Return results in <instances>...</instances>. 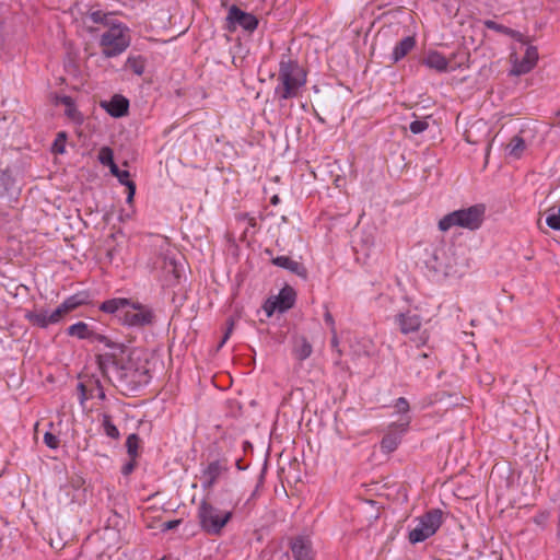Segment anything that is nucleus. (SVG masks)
Masks as SVG:
<instances>
[{"instance_id":"obj_1","label":"nucleus","mask_w":560,"mask_h":560,"mask_svg":"<svg viewBox=\"0 0 560 560\" xmlns=\"http://www.w3.org/2000/svg\"><path fill=\"white\" fill-rule=\"evenodd\" d=\"M100 310L115 314L118 319L130 327H143L151 325L154 319L153 312L139 303H131L130 300L118 298L103 302Z\"/></svg>"},{"instance_id":"obj_2","label":"nucleus","mask_w":560,"mask_h":560,"mask_svg":"<svg viewBox=\"0 0 560 560\" xmlns=\"http://www.w3.org/2000/svg\"><path fill=\"white\" fill-rule=\"evenodd\" d=\"M278 85L275 93L279 100L296 97L306 83V72L296 60L282 56L279 63Z\"/></svg>"},{"instance_id":"obj_3","label":"nucleus","mask_w":560,"mask_h":560,"mask_svg":"<svg viewBox=\"0 0 560 560\" xmlns=\"http://www.w3.org/2000/svg\"><path fill=\"white\" fill-rule=\"evenodd\" d=\"M486 207L481 203L474 205L466 209L453 211L444 215L439 221V229L442 232L448 231L453 226L467 229L470 231L478 230L485 220Z\"/></svg>"},{"instance_id":"obj_4","label":"nucleus","mask_w":560,"mask_h":560,"mask_svg":"<svg viewBox=\"0 0 560 560\" xmlns=\"http://www.w3.org/2000/svg\"><path fill=\"white\" fill-rule=\"evenodd\" d=\"M130 44V37L127 27L121 24H113L105 31L100 40V45L105 57H115L127 49Z\"/></svg>"},{"instance_id":"obj_5","label":"nucleus","mask_w":560,"mask_h":560,"mask_svg":"<svg viewBox=\"0 0 560 560\" xmlns=\"http://www.w3.org/2000/svg\"><path fill=\"white\" fill-rule=\"evenodd\" d=\"M198 517L203 530L211 535H219L232 517L231 511H222L206 500L200 503Z\"/></svg>"},{"instance_id":"obj_6","label":"nucleus","mask_w":560,"mask_h":560,"mask_svg":"<svg viewBox=\"0 0 560 560\" xmlns=\"http://www.w3.org/2000/svg\"><path fill=\"white\" fill-rule=\"evenodd\" d=\"M126 346H113V351H106L96 355V362L103 375L109 381L118 382L119 373L126 357Z\"/></svg>"},{"instance_id":"obj_7","label":"nucleus","mask_w":560,"mask_h":560,"mask_svg":"<svg viewBox=\"0 0 560 560\" xmlns=\"http://www.w3.org/2000/svg\"><path fill=\"white\" fill-rule=\"evenodd\" d=\"M442 524V511L431 510L418 518L417 526L409 532V541L418 544L436 533Z\"/></svg>"},{"instance_id":"obj_8","label":"nucleus","mask_w":560,"mask_h":560,"mask_svg":"<svg viewBox=\"0 0 560 560\" xmlns=\"http://www.w3.org/2000/svg\"><path fill=\"white\" fill-rule=\"evenodd\" d=\"M457 248L453 245L448 247L436 248L433 253L435 264L432 268L436 271H443L446 276H455L458 273L459 261L456 258Z\"/></svg>"},{"instance_id":"obj_9","label":"nucleus","mask_w":560,"mask_h":560,"mask_svg":"<svg viewBox=\"0 0 560 560\" xmlns=\"http://www.w3.org/2000/svg\"><path fill=\"white\" fill-rule=\"evenodd\" d=\"M225 21L226 30L230 32L235 31L237 26L247 32H254L258 26V19L254 14L242 11L236 5H232L229 9Z\"/></svg>"},{"instance_id":"obj_10","label":"nucleus","mask_w":560,"mask_h":560,"mask_svg":"<svg viewBox=\"0 0 560 560\" xmlns=\"http://www.w3.org/2000/svg\"><path fill=\"white\" fill-rule=\"evenodd\" d=\"M409 423L410 418L405 416L399 421L389 425L387 433L381 442V447L385 453H392L398 447L401 442V436L407 431Z\"/></svg>"},{"instance_id":"obj_11","label":"nucleus","mask_w":560,"mask_h":560,"mask_svg":"<svg viewBox=\"0 0 560 560\" xmlns=\"http://www.w3.org/2000/svg\"><path fill=\"white\" fill-rule=\"evenodd\" d=\"M295 296L296 293L291 287H284L273 300L265 303L264 310L268 316H271L276 310L285 312L294 305Z\"/></svg>"},{"instance_id":"obj_12","label":"nucleus","mask_w":560,"mask_h":560,"mask_svg":"<svg viewBox=\"0 0 560 560\" xmlns=\"http://www.w3.org/2000/svg\"><path fill=\"white\" fill-rule=\"evenodd\" d=\"M149 378V370L145 368H138L136 363L132 361L129 353L126 352V357L124 359V365L121 368V372L119 373L118 383L125 382H148Z\"/></svg>"},{"instance_id":"obj_13","label":"nucleus","mask_w":560,"mask_h":560,"mask_svg":"<svg viewBox=\"0 0 560 560\" xmlns=\"http://www.w3.org/2000/svg\"><path fill=\"white\" fill-rule=\"evenodd\" d=\"M162 281L166 287H173L178 283L183 265L179 264L174 257L165 256L162 260Z\"/></svg>"},{"instance_id":"obj_14","label":"nucleus","mask_w":560,"mask_h":560,"mask_svg":"<svg viewBox=\"0 0 560 560\" xmlns=\"http://www.w3.org/2000/svg\"><path fill=\"white\" fill-rule=\"evenodd\" d=\"M228 470L226 464L221 460L211 462L201 474L203 489H211L218 481L219 477Z\"/></svg>"},{"instance_id":"obj_15","label":"nucleus","mask_w":560,"mask_h":560,"mask_svg":"<svg viewBox=\"0 0 560 560\" xmlns=\"http://www.w3.org/2000/svg\"><path fill=\"white\" fill-rule=\"evenodd\" d=\"M538 60V51L534 46H528L526 48L525 55L521 61L515 62L511 73L514 75H521L529 72L537 63Z\"/></svg>"},{"instance_id":"obj_16","label":"nucleus","mask_w":560,"mask_h":560,"mask_svg":"<svg viewBox=\"0 0 560 560\" xmlns=\"http://www.w3.org/2000/svg\"><path fill=\"white\" fill-rule=\"evenodd\" d=\"M396 322L405 335L417 331L421 326V317L411 311L398 314Z\"/></svg>"},{"instance_id":"obj_17","label":"nucleus","mask_w":560,"mask_h":560,"mask_svg":"<svg viewBox=\"0 0 560 560\" xmlns=\"http://www.w3.org/2000/svg\"><path fill=\"white\" fill-rule=\"evenodd\" d=\"M291 550L295 560H313L312 544L307 538L296 537L291 542Z\"/></svg>"},{"instance_id":"obj_18","label":"nucleus","mask_w":560,"mask_h":560,"mask_svg":"<svg viewBox=\"0 0 560 560\" xmlns=\"http://www.w3.org/2000/svg\"><path fill=\"white\" fill-rule=\"evenodd\" d=\"M102 106L113 117H122L128 113L129 102L121 95H114L109 102L103 103Z\"/></svg>"},{"instance_id":"obj_19","label":"nucleus","mask_w":560,"mask_h":560,"mask_svg":"<svg viewBox=\"0 0 560 560\" xmlns=\"http://www.w3.org/2000/svg\"><path fill=\"white\" fill-rule=\"evenodd\" d=\"M313 352L312 343L305 336H294L292 340V353L299 361H304L311 357Z\"/></svg>"},{"instance_id":"obj_20","label":"nucleus","mask_w":560,"mask_h":560,"mask_svg":"<svg viewBox=\"0 0 560 560\" xmlns=\"http://www.w3.org/2000/svg\"><path fill=\"white\" fill-rule=\"evenodd\" d=\"M272 262L281 268L288 269L291 272L300 276L303 279L307 278V270L306 268L299 261H295L287 256H279L272 259Z\"/></svg>"},{"instance_id":"obj_21","label":"nucleus","mask_w":560,"mask_h":560,"mask_svg":"<svg viewBox=\"0 0 560 560\" xmlns=\"http://www.w3.org/2000/svg\"><path fill=\"white\" fill-rule=\"evenodd\" d=\"M423 63L439 72H444L448 70L447 59L438 51L429 52L428 56L424 58Z\"/></svg>"},{"instance_id":"obj_22","label":"nucleus","mask_w":560,"mask_h":560,"mask_svg":"<svg viewBox=\"0 0 560 560\" xmlns=\"http://www.w3.org/2000/svg\"><path fill=\"white\" fill-rule=\"evenodd\" d=\"M416 39L413 36H407L400 40L394 48L392 59L393 62H397L402 59L409 51L413 49Z\"/></svg>"},{"instance_id":"obj_23","label":"nucleus","mask_w":560,"mask_h":560,"mask_svg":"<svg viewBox=\"0 0 560 560\" xmlns=\"http://www.w3.org/2000/svg\"><path fill=\"white\" fill-rule=\"evenodd\" d=\"M25 318L34 326L40 328H46L50 325L49 312L46 310L27 312Z\"/></svg>"},{"instance_id":"obj_24","label":"nucleus","mask_w":560,"mask_h":560,"mask_svg":"<svg viewBox=\"0 0 560 560\" xmlns=\"http://www.w3.org/2000/svg\"><path fill=\"white\" fill-rule=\"evenodd\" d=\"M58 102L66 106V115L74 120H81V114L78 112L72 97L63 95L58 98Z\"/></svg>"},{"instance_id":"obj_25","label":"nucleus","mask_w":560,"mask_h":560,"mask_svg":"<svg viewBox=\"0 0 560 560\" xmlns=\"http://www.w3.org/2000/svg\"><path fill=\"white\" fill-rule=\"evenodd\" d=\"M68 335L78 337L79 339H88L92 337V331L85 323L79 322L68 328Z\"/></svg>"},{"instance_id":"obj_26","label":"nucleus","mask_w":560,"mask_h":560,"mask_svg":"<svg viewBox=\"0 0 560 560\" xmlns=\"http://www.w3.org/2000/svg\"><path fill=\"white\" fill-rule=\"evenodd\" d=\"M506 149L510 155L520 158L525 150V141L522 137L514 136L506 145Z\"/></svg>"},{"instance_id":"obj_27","label":"nucleus","mask_w":560,"mask_h":560,"mask_svg":"<svg viewBox=\"0 0 560 560\" xmlns=\"http://www.w3.org/2000/svg\"><path fill=\"white\" fill-rule=\"evenodd\" d=\"M102 425L107 436L117 440L120 434L117 427L112 422V417L107 413H103L102 416Z\"/></svg>"},{"instance_id":"obj_28","label":"nucleus","mask_w":560,"mask_h":560,"mask_svg":"<svg viewBox=\"0 0 560 560\" xmlns=\"http://www.w3.org/2000/svg\"><path fill=\"white\" fill-rule=\"evenodd\" d=\"M483 24L489 30H494V31L500 32V33L509 34V35H512L513 37H515L517 39H521L522 35L518 32L512 31L509 27H506L504 25H501V24H498L497 22H494L492 20H487V21L483 22Z\"/></svg>"},{"instance_id":"obj_29","label":"nucleus","mask_w":560,"mask_h":560,"mask_svg":"<svg viewBox=\"0 0 560 560\" xmlns=\"http://www.w3.org/2000/svg\"><path fill=\"white\" fill-rule=\"evenodd\" d=\"M140 439L137 434L128 435L126 441L127 453L130 457L137 458Z\"/></svg>"},{"instance_id":"obj_30","label":"nucleus","mask_w":560,"mask_h":560,"mask_svg":"<svg viewBox=\"0 0 560 560\" xmlns=\"http://www.w3.org/2000/svg\"><path fill=\"white\" fill-rule=\"evenodd\" d=\"M97 159L102 165L107 166L114 162V152L109 147H102Z\"/></svg>"},{"instance_id":"obj_31","label":"nucleus","mask_w":560,"mask_h":560,"mask_svg":"<svg viewBox=\"0 0 560 560\" xmlns=\"http://www.w3.org/2000/svg\"><path fill=\"white\" fill-rule=\"evenodd\" d=\"M110 15L112 14L104 13L103 11H93L91 12L90 18L94 23H102L109 27L110 25H113L109 22Z\"/></svg>"},{"instance_id":"obj_32","label":"nucleus","mask_w":560,"mask_h":560,"mask_svg":"<svg viewBox=\"0 0 560 560\" xmlns=\"http://www.w3.org/2000/svg\"><path fill=\"white\" fill-rule=\"evenodd\" d=\"M428 128H429V122L427 119L413 120L409 125V129L413 135H419V133L423 132L424 130H427Z\"/></svg>"},{"instance_id":"obj_33","label":"nucleus","mask_w":560,"mask_h":560,"mask_svg":"<svg viewBox=\"0 0 560 560\" xmlns=\"http://www.w3.org/2000/svg\"><path fill=\"white\" fill-rule=\"evenodd\" d=\"M546 223L550 229L559 231L560 230V213L558 211L550 213L546 219Z\"/></svg>"},{"instance_id":"obj_34","label":"nucleus","mask_w":560,"mask_h":560,"mask_svg":"<svg viewBox=\"0 0 560 560\" xmlns=\"http://www.w3.org/2000/svg\"><path fill=\"white\" fill-rule=\"evenodd\" d=\"M65 141H66V133L60 132L57 136V139L55 140L52 144V151L55 153H63L65 152Z\"/></svg>"},{"instance_id":"obj_35","label":"nucleus","mask_w":560,"mask_h":560,"mask_svg":"<svg viewBox=\"0 0 560 560\" xmlns=\"http://www.w3.org/2000/svg\"><path fill=\"white\" fill-rule=\"evenodd\" d=\"M91 338H94L96 341L104 343L108 348V351H113V346H124L122 343L113 342L106 336L100 334L92 332Z\"/></svg>"},{"instance_id":"obj_36","label":"nucleus","mask_w":560,"mask_h":560,"mask_svg":"<svg viewBox=\"0 0 560 560\" xmlns=\"http://www.w3.org/2000/svg\"><path fill=\"white\" fill-rule=\"evenodd\" d=\"M66 314L68 313L63 310L61 305H59L55 311L49 312L50 324H56L60 322Z\"/></svg>"},{"instance_id":"obj_37","label":"nucleus","mask_w":560,"mask_h":560,"mask_svg":"<svg viewBox=\"0 0 560 560\" xmlns=\"http://www.w3.org/2000/svg\"><path fill=\"white\" fill-rule=\"evenodd\" d=\"M44 442L50 448H57L59 446V439L51 432L44 434Z\"/></svg>"},{"instance_id":"obj_38","label":"nucleus","mask_w":560,"mask_h":560,"mask_svg":"<svg viewBox=\"0 0 560 560\" xmlns=\"http://www.w3.org/2000/svg\"><path fill=\"white\" fill-rule=\"evenodd\" d=\"M395 408L400 413H407L409 411V402L406 398L400 397L396 400Z\"/></svg>"},{"instance_id":"obj_39","label":"nucleus","mask_w":560,"mask_h":560,"mask_svg":"<svg viewBox=\"0 0 560 560\" xmlns=\"http://www.w3.org/2000/svg\"><path fill=\"white\" fill-rule=\"evenodd\" d=\"M63 310L69 313L71 311H73L78 305H79V302L75 300L74 296H71L69 299H67L63 303L60 304Z\"/></svg>"},{"instance_id":"obj_40","label":"nucleus","mask_w":560,"mask_h":560,"mask_svg":"<svg viewBox=\"0 0 560 560\" xmlns=\"http://www.w3.org/2000/svg\"><path fill=\"white\" fill-rule=\"evenodd\" d=\"M234 318L231 317L229 318L228 320V328H226V331L224 332V336L221 340V342L219 343L218 348L220 349L225 342L226 340L230 338V335L232 334V330H233V327H234Z\"/></svg>"},{"instance_id":"obj_41","label":"nucleus","mask_w":560,"mask_h":560,"mask_svg":"<svg viewBox=\"0 0 560 560\" xmlns=\"http://www.w3.org/2000/svg\"><path fill=\"white\" fill-rule=\"evenodd\" d=\"M330 342H331V347H332L334 351L336 352L338 358H340L342 355V351L339 348V338L337 336L336 330H331V341Z\"/></svg>"},{"instance_id":"obj_42","label":"nucleus","mask_w":560,"mask_h":560,"mask_svg":"<svg viewBox=\"0 0 560 560\" xmlns=\"http://www.w3.org/2000/svg\"><path fill=\"white\" fill-rule=\"evenodd\" d=\"M137 462L136 458L130 457V460L126 463L121 468V474L125 476L130 475L136 468Z\"/></svg>"},{"instance_id":"obj_43","label":"nucleus","mask_w":560,"mask_h":560,"mask_svg":"<svg viewBox=\"0 0 560 560\" xmlns=\"http://www.w3.org/2000/svg\"><path fill=\"white\" fill-rule=\"evenodd\" d=\"M129 176H130V174H129L128 171H121L120 170L119 175L116 176V177H117V179L119 180L120 184L129 187V184L133 183L132 180L129 179Z\"/></svg>"},{"instance_id":"obj_44","label":"nucleus","mask_w":560,"mask_h":560,"mask_svg":"<svg viewBox=\"0 0 560 560\" xmlns=\"http://www.w3.org/2000/svg\"><path fill=\"white\" fill-rule=\"evenodd\" d=\"M550 514L549 512L547 511H542L540 513H538L535 517H534V522L537 524V525H545V523L548 521Z\"/></svg>"},{"instance_id":"obj_45","label":"nucleus","mask_w":560,"mask_h":560,"mask_svg":"<svg viewBox=\"0 0 560 560\" xmlns=\"http://www.w3.org/2000/svg\"><path fill=\"white\" fill-rule=\"evenodd\" d=\"M180 520L167 521L162 524V530H171L180 524Z\"/></svg>"},{"instance_id":"obj_46","label":"nucleus","mask_w":560,"mask_h":560,"mask_svg":"<svg viewBox=\"0 0 560 560\" xmlns=\"http://www.w3.org/2000/svg\"><path fill=\"white\" fill-rule=\"evenodd\" d=\"M324 319H325L326 324H328L330 326V331L336 330L335 320L329 311H326V313L324 314Z\"/></svg>"},{"instance_id":"obj_47","label":"nucleus","mask_w":560,"mask_h":560,"mask_svg":"<svg viewBox=\"0 0 560 560\" xmlns=\"http://www.w3.org/2000/svg\"><path fill=\"white\" fill-rule=\"evenodd\" d=\"M78 389L80 390V394H81V396H80L81 402L85 401L89 398V396L86 395L85 385L83 383H79Z\"/></svg>"},{"instance_id":"obj_48","label":"nucleus","mask_w":560,"mask_h":560,"mask_svg":"<svg viewBox=\"0 0 560 560\" xmlns=\"http://www.w3.org/2000/svg\"><path fill=\"white\" fill-rule=\"evenodd\" d=\"M95 390H96L97 398H100L102 400L105 399V392L98 381H96V383H95Z\"/></svg>"},{"instance_id":"obj_49","label":"nucleus","mask_w":560,"mask_h":560,"mask_svg":"<svg viewBox=\"0 0 560 560\" xmlns=\"http://www.w3.org/2000/svg\"><path fill=\"white\" fill-rule=\"evenodd\" d=\"M127 188H128L127 201L131 202L132 199H133L135 192H136V184L135 183H130L129 187H127Z\"/></svg>"},{"instance_id":"obj_50","label":"nucleus","mask_w":560,"mask_h":560,"mask_svg":"<svg viewBox=\"0 0 560 560\" xmlns=\"http://www.w3.org/2000/svg\"><path fill=\"white\" fill-rule=\"evenodd\" d=\"M107 166L109 167L112 175H114L115 177L119 175L120 170L115 162H113V164H109Z\"/></svg>"},{"instance_id":"obj_51","label":"nucleus","mask_w":560,"mask_h":560,"mask_svg":"<svg viewBox=\"0 0 560 560\" xmlns=\"http://www.w3.org/2000/svg\"><path fill=\"white\" fill-rule=\"evenodd\" d=\"M280 201L279 197L277 195H275L272 198H271V203L272 205H278Z\"/></svg>"},{"instance_id":"obj_52","label":"nucleus","mask_w":560,"mask_h":560,"mask_svg":"<svg viewBox=\"0 0 560 560\" xmlns=\"http://www.w3.org/2000/svg\"><path fill=\"white\" fill-rule=\"evenodd\" d=\"M468 57H469V56H468V54H467V52H463V54H462V62H460V65H462V63H464V61H467V60H468Z\"/></svg>"},{"instance_id":"obj_53","label":"nucleus","mask_w":560,"mask_h":560,"mask_svg":"<svg viewBox=\"0 0 560 560\" xmlns=\"http://www.w3.org/2000/svg\"><path fill=\"white\" fill-rule=\"evenodd\" d=\"M427 339H428L427 336H421L420 342L423 345V343H425Z\"/></svg>"},{"instance_id":"obj_54","label":"nucleus","mask_w":560,"mask_h":560,"mask_svg":"<svg viewBox=\"0 0 560 560\" xmlns=\"http://www.w3.org/2000/svg\"><path fill=\"white\" fill-rule=\"evenodd\" d=\"M135 72L138 73V74H141L142 73V68L136 67Z\"/></svg>"},{"instance_id":"obj_55","label":"nucleus","mask_w":560,"mask_h":560,"mask_svg":"<svg viewBox=\"0 0 560 560\" xmlns=\"http://www.w3.org/2000/svg\"><path fill=\"white\" fill-rule=\"evenodd\" d=\"M135 72L138 73V74H141L142 73V68L136 67Z\"/></svg>"},{"instance_id":"obj_56","label":"nucleus","mask_w":560,"mask_h":560,"mask_svg":"<svg viewBox=\"0 0 560 560\" xmlns=\"http://www.w3.org/2000/svg\"><path fill=\"white\" fill-rule=\"evenodd\" d=\"M81 485V480L79 479L75 483H74V487H80Z\"/></svg>"},{"instance_id":"obj_57","label":"nucleus","mask_w":560,"mask_h":560,"mask_svg":"<svg viewBox=\"0 0 560 560\" xmlns=\"http://www.w3.org/2000/svg\"><path fill=\"white\" fill-rule=\"evenodd\" d=\"M161 560H165V558H162Z\"/></svg>"}]
</instances>
